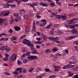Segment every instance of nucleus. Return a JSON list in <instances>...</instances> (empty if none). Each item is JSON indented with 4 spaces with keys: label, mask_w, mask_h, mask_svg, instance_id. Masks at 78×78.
Wrapping results in <instances>:
<instances>
[{
    "label": "nucleus",
    "mask_w": 78,
    "mask_h": 78,
    "mask_svg": "<svg viewBox=\"0 0 78 78\" xmlns=\"http://www.w3.org/2000/svg\"><path fill=\"white\" fill-rule=\"evenodd\" d=\"M77 61H76L75 62H73L70 61V62H69V64H76V63L77 62Z\"/></svg>",
    "instance_id": "nucleus-42"
},
{
    "label": "nucleus",
    "mask_w": 78,
    "mask_h": 78,
    "mask_svg": "<svg viewBox=\"0 0 78 78\" xmlns=\"http://www.w3.org/2000/svg\"><path fill=\"white\" fill-rule=\"evenodd\" d=\"M70 27H72V28H74L75 27H76V24L73 25H70Z\"/></svg>",
    "instance_id": "nucleus-47"
},
{
    "label": "nucleus",
    "mask_w": 78,
    "mask_h": 78,
    "mask_svg": "<svg viewBox=\"0 0 78 78\" xmlns=\"http://www.w3.org/2000/svg\"><path fill=\"white\" fill-rule=\"evenodd\" d=\"M56 59L55 58V57H53L52 60L53 61H56Z\"/></svg>",
    "instance_id": "nucleus-58"
},
{
    "label": "nucleus",
    "mask_w": 78,
    "mask_h": 78,
    "mask_svg": "<svg viewBox=\"0 0 78 78\" xmlns=\"http://www.w3.org/2000/svg\"><path fill=\"white\" fill-rule=\"evenodd\" d=\"M23 77V75H19L17 78H22Z\"/></svg>",
    "instance_id": "nucleus-54"
},
{
    "label": "nucleus",
    "mask_w": 78,
    "mask_h": 78,
    "mask_svg": "<svg viewBox=\"0 0 78 78\" xmlns=\"http://www.w3.org/2000/svg\"><path fill=\"white\" fill-rule=\"evenodd\" d=\"M13 73H14V74H16V75H18V74H19V72H17V71H16L14 72H13Z\"/></svg>",
    "instance_id": "nucleus-46"
},
{
    "label": "nucleus",
    "mask_w": 78,
    "mask_h": 78,
    "mask_svg": "<svg viewBox=\"0 0 78 78\" xmlns=\"http://www.w3.org/2000/svg\"><path fill=\"white\" fill-rule=\"evenodd\" d=\"M50 35H53L54 34V31H51L50 32Z\"/></svg>",
    "instance_id": "nucleus-50"
},
{
    "label": "nucleus",
    "mask_w": 78,
    "mask_h": 78,
    "mask_svg": "<svg viewBox=\"0 0 78 78\" xmlns=\"http://www.w3.org/2000/svg\"><path fill=\"white\" fill-rule=\"evenodd\" d=\"M13 16H15V17H16L18 18L19 17V14L18 13H14L13 14Z\"/></svg>",
    "instance_id": "nucleus-38"
},
{
    "label": "nucleus",
    "mask_w": 78,
    "mask_h": 78,
    "mask_svg": "<svg viewBox=\"0 0 78 78\" xmlns=\"http://www.w3.org/2000/svg\"><path fill=\"white\" fill-rule=\"evenodd\" d=\"M69 67H70V65H67L64 66L63 67V69H69Z\"/></svg>",
    "instance_id": "nucleus-19"
},
{
    "label": "nucleus",
    "mask_w": 78,
    "mask_h": 78,
    "mask_svg": "<svg viewBox=\"0 0 78 78\" xmlns=\"http://www.w3.org/2000/svg\"><path fill=\"white\" fill-rule=\"evenodd\" d=\"M41 71V69L40 68H37L35 70L36 73H37V72H40Z\"/></svg>",
    "instance_id": "nucleus-22"
},
{
    "label": "nucleus",
    "mask_w": 78,
    "mask_h": 78,
    "mask_svg": "<svg viewBox=\"0 0 78 78\" xmlns=\"http://www.w3.org/2000/svg\"><path fill=\"white\" fill-rule=\"evenodd\" d=\"M50 5H51V6H52V7H54V6H55V5L53 3H51Z\"/></svg>",
    "instance_id": "nucleus-52"
},
{
    "label": "nucleus",
    "mask_w": 78,
    "mask_h": 78,
    "mask_svg": "<svg viewBox=\"0 0 78 78\" xmlns=\"http://www.w3.org/2000/svg\"><path fill=\"white\" fill-rule=\"evenodd\" d=\"M22 42L24 44H27V45H28V44H29L30 42V41H28V40L25 39H24Z\"/></svg>",
    "instance_id": "nucleus-4"
},
{
    "label": "nucleus",
    "mask_w": 78,
    "mask_h": 78,
    "mask_svg": "<svg viewBox=\"0 0 78 78\" xmlns=\"http://www.w3.org/2000/svg\"><path fill=\"white\" fill-rule=\"evenodd\" d=\"M36 23L34 21L33 22V27L32 28V31H34L36 30Z\"/></svg>",
    "instance_id": "nucleus-8"
},
{
    "label": "nucleus",
    "mask_w": 78,
    "mask_h": 78,
    "mask_svg": "<svg viewBox=\"0 0 78 78\" xmlns=\"http://www.w3.org/2000/svg\"><path fill=\"white\" fill-rule=\"evenodd\" d=\"M72 33V34H75L74 35L75 37H78V32L77 31V30L76 29L72 30L71 31Z\"/></svg>",
    "instance_id": "nucleus-1"
},
{
    "label": "nucleus",
    "mask_w": 78,
    "mask_h": 78,
    "mask_svg": "<svg viewBox=\"0 0 78 78\" xmlns=\"http://www.w3.org/2000/svg\"><path fill=\"white\" fill-rule=\"evenodd\" d=\"M14 2H15V0H9V1H7V2H8V3H12Z\"/></svg>",
    "instance_id": "nucleus-40"
},
{
    "label": "nucleus",
    "mask_w": 78,
    "mask_h": 78,
    "mask_svg": "<svg viewBox=\"0 0 78 78\" xmlns=\"http://www.w3.org/2000/svg\"><path fill=\"white\" fill-rule=\"evenodd\" d=\"M23 72L24 73H27V69L25 68L23 69Z\"/></svg>",
    "instance_id": "nucleus-45"
},
{
    "label": "nucleus",
    "mask_w": 78,
    "mask_h": 78,
    "mask_svg": "<svg viewBox=\"0 0 78 78\" xmlns=\"http://www.w3.org/2000/svg\"><path fill=\"white\" fill-rule=\"evenodd\" d=\"M34 69H33V68H30V69L29 70V72L30 73H31V72H32V71H33V70Z\"/></svg>",
    "instance_id": "nucleus-44"
},
{
    "label": "nucleus",
    "mask_w": 78,
    "mask_h": 78,
    "mask_svg": "<svg viewBox=\"0 0 78 78\" xmlns=\"http://www.w3.org/2000/svg\"><path fill=\"white\" fill-rule=\"evenodd\" d=\"M55 77H56V76H53V75H52L51 76H49L50 78H55Z\"/></svg>",
    "instance_id": "nucleus-55"
},
{
    "label": "nucleus",
    "mask_w": 78,
    "mask_h": 78,
    "mask_svg": "<svg viewBox=\"0 0 78 78\" xmlns=\"http://www.w3.org/2000/svg\"><path fill=\"white\" fill-rule=\"evenodd\" d=\"M26 37V35H23V36H22L20 37V39H23V38H25Z\"/></svg>",
    "instance_id": "nucleus-60"
},
{
    "label": "nucleus",
    "mask_w": 78,
    "mask_h": 78,
    "mask_svg": "<svg viewBox=\"0 0 78 78\" xmlns=\"http://www.w3.org/2000/svg\"><path fill=\"white\" fill-rule=\"evenodd\" d=\"M24 19H26V20H27V19H28V16H27V15H25L24 16Z\"/></svg>",
    "instance_id": "nucleus-37"
},
{
    "label": "nucleus",
    "mask_w": 78,
    "mask_h": 78,
    "mask_svg": "<svg viewBox=\"0 0 78 78\" xmlns=\"http://www.w3.org/2000/svg\"><path fill=\"white\" fill-rule=\"evenodd\" d=\"M41 36L44 41H47V36H45L43 34H41Z\"/></svg>",
    "instance_id": "nucleus-11"
},
{
    "label": "nucleus",
    "mask_w": 78,
    "mask_h": 78,
    "mask_svg": "<svg viewBox=\"0 0 78 78\" xmlns=\"http://www.w3.org/2000/svg\"><path fill=\"white\" fill-rule=\"evenodd\" d=\"M13 57H14V54H12V56L10 57L9 58V62H11L14 61V60H12L13 59Z\"/></svg>",
    "instance_id": "nucleus-13"
},
{
    "label": "nucleus",
    "mask_w": 78,
    "mask_h": 78,
    "mask_svg": "<svg viewBox=\"0 0 78 78\" xmlns=\"http://www.w3.org/2000/svg\"><path fill=\"white\" fill-rule=\"evenodd\" d=\"M10 19H11L9 20V23L10 24H12V23H13L14 22V18H13L12 16H11L10 17Z\"/></svg>",
    "instance_id": "nucleus-6"
},
{
    "label": "nucleus",
    "mask_w": 78,
    "mask_h": 78,
    "mask_svg": "<svg viewBox=\"0 0 78 78\" xmlns=\"http://www.w3.org/2000/svg\"><path fill=\"white\" fill-rule=\"evenodd\" d=\"M37 5V4L35 3H33L32 4H31L30 5V6L31 7L32 6V7H34V6H36Z\"/></svg>",
    "instance_id": "nucleus-36"
},
{
    "label": "nucleus",
    "mask_w": 78,
    "mask_h": 78,
    "mask_svg": "<svg viewBox=\"0 0 78 78\" xmlns=\"http://www.w3.org/2000/svg\"><path fill=\"white\" fill-rule=\"evenodd\" d=\"M44 76H45V74L43 73L39 76H37L36 78H42L43 77H44Z\"/></svg>",
    "instance_id": "nucleus-14"
},
{
    "label": "nucleus",
    "mask_w": 78,
    "mask_h": 78,
    "mask_svg": "<svg viewBox=\"0 0 78 78\" xmlns=\"http://www.w3.org/2000/svg\"><path fill=\"white\" fill-rule=\"evenodd\" d=\"M78 20V18H73L72 19H71V20H67V21L68 22V24H69V25H71V24H72L73 23V21H74L75 20Z\"/></svg>",
    "instance_id": "nucleus-2"
},
{
    "label": "nucleus",
    "mask_w": 78,
    "mask_h": 78,
    "mask_svg": "<svg viewBox=\"0 0 78 78\" xmlns=\"http://www.w3.org/2000/svg\"><path fill=\"white\" fill-rule=\"evenodd\" d=\"M62 18L63 20H66L67 19V17L66 16H62Z\"/></svg>",
    "instance_id": "nucleus-28"
},
{
    "label": "nucleus",
    "mask_w": 78,
    "mask_h": 78,
    "mask_svg": "<svg viewBox=\"0 0 78 78\" xmlns=\"http://www.w3.org/2000/svg\"><path fill=\"white\" fill-rule=\"evenodd\" d=\"M20 14L21 15H23L25 13V10L24 9H21L19 11Z\"/></svg>",
    "instance_id": "nucleus-3"
},
{
    "label": "nucleus",
    "mask_w": 78,
    "mask_h": 78,
    "mask_svg": "<svg viewBox=\"0 0 78 78\" xmlns=\"http://www.w3.org/2000/svg\"><path fill=\"white\" fill-rule=\"evenodd\" d=\"M15 1L16 2L18 5H19L21 3V1L20 0H15Z\"/></svg>",
    "instance_id": "nucleus-30"
},
{
    "label": "nucleus",
    "mask_w": 78,
    "mask_h": 78,
    "mask_svg": "<svg viewBox=\"0 0 78 78\" xmlns=\"http://www.w3.org/2000/svg\"><path fill=\"white\" fill-rule=\"evenodd\" d=\"M39 5L41 6H45V7H47V6H48V4L46 3H44V2H40L39 3Z\"/></svg>",
    "instance_id": "nucleus-10"
},
{
    "label": "nucleus",
    "mask_w": 78,
    "mask_h": 78,
    "mask_svg": "<svg viewBox=\"0 0 78 78\" xmlns=\"http://www.w3.org/2000/svg\"><path fill=\"white\" fill-rule=\"evenodd\" d=\"M48 39H49V40H51V41H53V37H48Z\"/></svg>",
    "instance_id": "nucleus-48"
},
{
    "label": "nucleus",
    "mask_w": 78,
    "mask_h": 78,
    "mask_svg": "<svg viewBox=\"0 0 78 78\" xmlns=\"http://www.w3.org/2000/svg\"><path fill=\"white\" fill-rule=\"evenodd\" d=\"M28 60L23 59V63H24L25 64H26V63L28 62Z\"/></svg>",
    "instance_id": "nucleus-43"
},
{
    "label": "nucleus",
    "mask_w": 78,
    "mask_h": 78,
    "mask_svg": "<svg viewBox=\"0 0 78 78\" xmlns=\"http://www.w3.org/2000/svg\"><path fill=\"white\" fill-rule=\"evenodd\" d=\"M30 30V29L28 28L27 27V28H26L25 30V32L27 34L29 32V30Z\"/></svg>",
    "instance_id": "nucleus-29"
},
{
    "label": "nucleus",
    "mask_w": 78,
    "mask_h": 78,
    "mask_svg": "<svg viewBox=\"0 0 78 78\" xmlns=\"http://www.w3.org/2000/svg\"><path fill=\"white\" fill-rule=\"evenodd\" d=\"M58 33L59 34H63V32H62V31L61 30L59 31Z\"/></svg>",
    "instance_id": "nucleus-62"
},
{
    "label": "nucleus",
    "mask_w": 78,
    "mask_h": 78,
    "mask_svg": "<svg viewBox=\"0 0 78 78\" xmlns=\"http://www.w3.org/2000/svg\"><path fill=\"white\" fill-rule=\"evenodd\" d=\"M59 56V53H57L55 56V57L56 58V59L58 58Z\"/></svg>",
    "instance_id": "nucleus-33"
},
{
    "label": "nucleus",
    "mask_w": 78,
    "mask_h": 78,
    "mask_svg": "<svg viewBox=\"0 0 78 78\" xmlns=\"http://www.w3.org/2000/svg\"><path fill=\"white\" fill-rule=\"evenodd\" d=\"M44 70L45 71V72H49V70H50V69L48 68H46L44 69Z\"/></svg>",
    "instance_id": "nucleus-56"
},
{
    "label": "nucleus",
    "mask_w": 78,
    "mask_h": 78,
    "mask_svg": "<svg viewBox=\"0 0 78 78\" xmlns=\"http://www.w3.org/2000/svg\"><path fill=\"white\" fill-rule=\"evenodd\" d=\"M9 6H10V4H9L8 3H7L5 4L4 6H3V8H9Z\"/></svg>",
    "instance_id": "nucleus-15"
},
{
    "label": "nucleus",
    "mask_w": 78,
    "mask_h": 78,
    "mask_svg": "<svg viewBox=\"0 0 78 78\" xmlns=\"http://www.w3.org/2000/svg\"><path fill=\"white\" fill-rule=\"evenodd\" d=\"M33 50V54H37V53H38V52H37V50H36V49H34Z\"/></svg>",
    "instance_id": "nucleus-25"
},
{
    "label": "nucleus",
    "mask_w": 78,
    "mask_h": 78,
    "mask_svg": "<svg viewBox=\"0 0 78 78\" xmlns=\"http://www.w3.org/2000/svg\"><path fill=\"white\" fill-rule=\"evenodd\" d=\"M74 44H76V45H78V41H75L74 42Z\"/></svg>",
    "instance_id": "nucleus-64"
},
{
    "label": "nucleus",
    "mask_w": 78,
    "mask_h": 78,
    "mask_svg": "<svg viewBox=\"0 0 78 78\" xmlns=\"http://www.w3.org/2000/svg\"><path fill=\"white\" fill-rule=\"evenodd\" d=\"M47 22L42 23L40 25V27H44L45 25V24L47 23Z\"/></svg>",
    "instance_id": "nucleus-31"
},
{
    "label": "nucleus",
    "mask_w": 78,
    "mask_h": 78,
    "mask_svg": "<svg viewBox=\"0 0 78 78\" xmlns=\"http://www.w3.org/2000/svg\"><path fill=\"white\" fill-rule=\"evenodd\" d=\"M52 66L53 67L55 68V69H61V68L58 66H56L54 65H53Z\"/></svg>",
    "instance_id": "nucleus-27"
},
{
    "label": "nucleus",
    "mask_w": 78,
    "mask_h": 78,
    "mask_svg": "<svg viewBox=\"0 0 78 78\" xmlns=\"http://www.w3.org/2000/svg\"><path fill=\"white\" fill-rule=\"evenodd\" d=\"M62 16L61 15H59L56 14V17H55V19H57L58 18V19H60V18H62Z\"/></svg>",
    "instance_id": "nucleus-21"
},
{
    "label": "nucleus",
    "mask_w": 78,
    "mask_h": 78,
    "mask_svg": "<svg viewBox=\"0 0 78 78\" xmlns=\"http://www.w3.org/2000/svg\"><path fill=\"white\" fill-rule=\"evenodd\" d=\"M11 50V48L9 47H8V46L7 45L5 46V50L7 51H10Z\"/></svg>",
    "instance_id": "nucleus-18"
},
{
    "label": "nucleus",
    "mask_w": 78,
    "mask_h": 78,
    "mask_svg": "<svg viewBox=\"0 0 78 78\" xmlns=\"http://www.w3.org/2000/svg\"><path fill=\"white\" fill-rule=\"evenodd\" d=\"M57 14H58V12H55V13H53L51 14L50 17L52 18L53 17H55H55H56V16Z\"/></svg>",
    "instance_id": "nucleus-9"
},
{
    "label": "nucleus",
    "mask_w": 78,
    "mask_h": 78,
    "mask_svg": "<svg viewBox=\"0 0 78 78\" xmlns=\"http://www.w3.org/2000/svg\"><path fill=\"white\" fill-rule=\"evenodd\" d=\"M13 40H16V37H12L11 41H13Z\"/></svg>",
    "instance_id": "nucleus-49"
},
{
    "label": "nucleus",
    "mask_w": 78,
    "mask_h": 78,
    "mask_svg": "<svg viewBox=\"0 0 78 78\" xmlns=\"http://www.w3.org/2000/svg\"><path fill=\"white\" fill-rule=\"evenodd\" d=\"M75 37H75L74 36H72L70 37H68L69 40H70L71 39H72L73 38H75Z\"/></svg>",
    "instance_id": "nucleus-41"
},
{
    "label": "nucleus",
    "mask_w": 78,
    "mask_h": 78,
    "mask_svg": "<svg viewBox=\"0 0 78 78\" xmlns=\"http://www.w3.org/2000/svg\"><path fill=\"white\" fill-rule=\"evenodd\" d=\"M4 13H5V11L0 12V16H5V14H4Z\"/></svg>",
    "instance_id": "nucleus-26"
},
{
    "label": "nucleus",
    "mask_w": 78,
    "mask_h": 78,
    "mask_svg": "<svg viewBox=\"0 0 78 78\" xmlns=\"http://www.w3.org/2000/svg\"><path fill=\"white\" fill-rule=\"evenodd\" d=\"M56 3H58V5H59V6H61V5H62V4H61V2H56Z\"/></svg>",
    "instance_id": "nucleus-53"
},
{
    "label": "nucleus",
    "mask_w": 78,
    "mask_h": 78,
    "mask_svg": "<svg viewBox=\"0 0 78 78\" xmlns=\"http://www.w3.org/2000/svg\"><path fill=\"white\" fill-rule=\"evenodd\" d=\"M6 48V46L5 47L4 46H2L1 48H0V50H2V51H3L5 50Z\"/></svg>",
    "instance_id": "nucleus-24"
},
{
    "label": "nucleus",
    "mask_w": 78,
    "mask_h": 78,
    "mask_svg": "<svg viewBox=\"0 0 78 78\" xmlns=\"http://www.w3.org/2000/svg\"><path fill=\"white\" fill-rule=\"evenodd\" d=\"M30 53L29 52H27L26 54H23L22 56L23 58L25 57V56H30Z\"/></svg>",
    "instance_id": "nucleus-7"
},
{
    "label": "nucleus",
    "mask_w": 78,
    "mask_h": 78,
    "mask_svg": "<svg viewBox=\"0 0 78 78\" xmlns=\"http://www.w3.org/2000/svg\"><path fill=\"white\" fill-rule=\"evenodd\" d=\"M37 59V57L36 56H33V60Z\"/></svg>",
    "instance_id": "nucleus-51"
},
{
    "label": "nucleus",
    "mask_w": 78,
    "mask_h": 78,
    "mask_svg": "<svg viewBox=\"0 0 78 78\" xmlns=\"http://www.w3.org/2000/svg\"><path fill=\"white\" fill-rule=\"evenodd\" d=\"M57 40H58V37H55L53 38V41H54V42H55L58 44H59V43H60V42L57 41Z\"/></svg>",
    "instance_id": "nucleus-12"
},
{
    "label": "nucleus",
    "mask_w": 78,
    "mask_h": 78,
    "mask_svg": "<svg viewBox=\"0 0 78 78\" xmlns=\"http://www.w3.org/2000/svg\"><path fill=\"white\" fill-rule=\"evenodd\" d=\"M16 71H21L23 70L21 68H18L16 69Z\"/></svg>",
    "instance_id": "nucleus-35"
},
{
    "label": "nucleus",
    "mask_w": 78,
    "mask_h": 78,
    "mask_svg": "<svg viewBox=\"0 0 78 78\" xmlns=\"http://www.w3.org/2000/svg\"><path fill=\"white\" fill-rule=\"evenodd\" d=\"M28 45L30 47L31 50H34V45L33 44L31 43L30 42V43L28 44Z\"/></svg>",
    "instance_id": "nucleus-5"
},
{
    "label": "nucleus",
    "mask_w": 78,
    "mask_h": 78,
    "mask_svg": "<svg viewBox=\"0 0 78 78\" xmlns=\"http://www.w3.org/2000/svg\"><path fill=\"white\" fill-rule=\"evenodd\" d=\"M9 13H10V12H8V11H6V12L4 14V16H8Z\"/></svg>",
    "instance_id": "nucleus-32"
},
{
    "label": "nucleus",
    "mask_w": 78,
    "mask_h": 78,
    "mask_svg": "<svg viewBox=\"0 0 78 78\" xmlns=\"http://www.w3.org/2000/svg\"><path fill=\"white\" fill-rule=\"evenodd\" d=\"M70 65V68H73L74 67H75V65Z\"/></svg>",
    "instance_id": "nucleus-59"
},
{
    "label": "nucleus",
    "mask_w": 78,
    "mask_h": 78,
    "mask_svg": "<svg viewBox=\"0 0 78 78\" xmlns=\"http://www.w3.org/2000/svg\"><path fill=\"white\" fill-rule=\"evenodd\" d=\"M73 78H78V75H74Z\"/></svg>",
    "instance_id": "nucleus-63"
},
{
    "label": "nucleus",
    "mask_w": 78,
    "mask_h": 78,
    "mask_svg": "<svg viewBox=\"0 0 78 78\" xmlns=\"http://www.w3.org/2000/svg\"><path fill=\"white\" fill-rule=\"evenodd\" d=\"M14 28L16 31H19V30H20L21 29L20 27H18L17 26L15 27Z\"/></svg>",
    "instance_id": "nucleus-23"
},
{
    "label": "nucleus",
    "mask_w": 78,
    "mask_h": 78,
    "mask_svg": "<svg viewBox=\"0 0 78 78\" xmlns=\"http://www.w3.org/2000/svg\"><path fill=\"white\" fill-rule=\"evenodd\" d=\"M68 73L69 74V75H68L67 76V77H69V76H72L73 75V73L71 72H68Z\"/></svg>",
    "instance_id": "nucleus-17"
},
{
    "label": "nucleus",
    "mask_w": 78,
    "mask_h": 78,
    "mask_svg": "<svg viewBox=\"0 0 78 78\" xmlns=\"http://www.w3.org/2000/svg\"><path fill=\"white\" fill-rule=\"evenodd\" d=\"M3 23V20L2 18H0V25H2Z\"/></svg>",
    "instance_id": "nucleus-34"
},
{
    "label": "nucleus",
    "mask_w": 78,
    "mask_h": 78,
    "mask_svg": "<svg viewBox=\"0 0 78 78\" xmlns=\"http://www.w3.org/2000/svg\"><path fill=\"white\" fill-rule=\"evenodd\" d=\"M16 58H17V56L16 55L14 56L13 61H16Z\"/></svg>",
    "instance_id": "nucleus-57"
},
{
    "label": "nucleus",
    "mask_w": 78,
    "mask_h": 78,
    "mask_svg": "<svg viewBox=\"0 0 78 78\" xmlns=\"http://www.w3.org/2000/svg\"><path fill=\"white\" fill-rule=\"evenodd\" d=\"M29 15L30 17H32L33 16V13L31 12H30L29 13Z\"/></svg>",
    "instance_id": "nucleus-39"
},
{
    "label": "nucleus",
    "mask_w": 78,
    "mask_h": 78,
    "mask_svg": "<svg viewBox=\"0 0 78 78\" xmlns=\"http://www.w3.org/2000/svg\"><path fill=\"white\" fill-rule=\"evenodd\" d=\"M27 59L29 60H33V56L29 55L27 56Z\"/></svg>",
    "instance_id": "nucleus-16"
},
{
    "label": "nucleus",
    "mask_w": 78,
    "mask_h": 78,
    "mask_svg": "<svg viewBox=\"0 0 78 78\" xmlns=\"http://www.w3.org/2000/svg\"><path fill=\"white\" fill-rule=\"evenodd\" d=\"M43 42V41H41V40H38V41H36L35 42V44H42V43Z\"/></svg>",
    "instance_id": "nucleus-20"
},
{
    "label": "nucleus",
    "mask_w": 78,
    "mask_h": 78,
    "mask_svg": "<svg viewBox=\"0 0 78 78\" xmlns=\"http://www.w3.org/2000/svg\"><path fill=\"white\" fill-rule=\"evenodd\" d=\"M52 51H57V48H53L52 49Z\"/></svg>",
    "instance_id": "nucleus-61"
}]
</instances>
